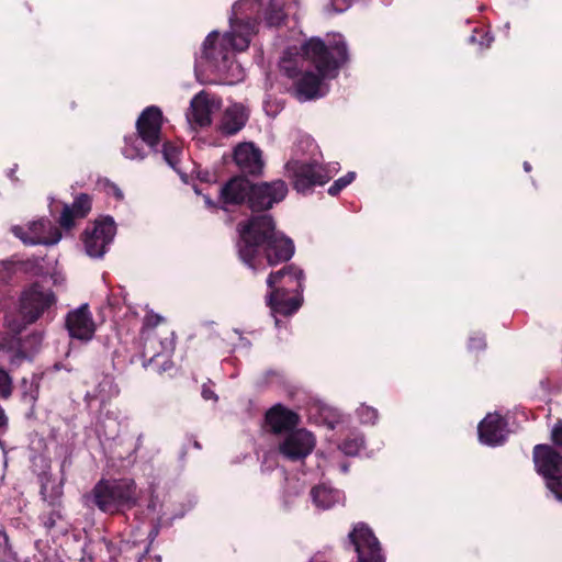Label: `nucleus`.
Returning <instances> with one entry per match:
<instances>
[{
	"label": "nucleus",
	"mask_w": 562,
	"mask_h": 562,
	"mask_svg": "<svg viewBox=\"0 0 562 562\" xmlns=\"http://www.w3.org/2000/svg\"><path fill=\"white\" fill-rule=\"evenodd\" d=\"M302 54L292 58L284 52L281 70L294 81V92L299 101L305 102L324 97L328 92L326 80L336 78L338 69L348 60L345 41L339 37L326 45L319 38H311L301 47Z\"/></svg>",
	"instance_id": "nucleus-1"
},
{
	"label": "nucleus",
	"mask_w": 562,
	"mask_h": 562,
	"mask_svg": "<svg viewBox=\"0 0 562 562\" xmlns=\"http://www.w3.org/2000/svg\"><path fill=\"white\" fill-rule=\"evenodd\" d=\"M247 5L259 7L258 0L238 1L233 5L229 19L231 30L220 36L218 32H211L202 47V56L199 61L206 71L220 76L225 82L234 83L244 78V70L234 60L235 52H244L250 44L255 34V23L244 21V8Z\"/></svg>",
	"instance_id": "nucleus-2"
},
{
	"label": "nucleus",
	"mask_w": 562,
	"mask_h": 562,
	"mask_svg": "<svg viewBox=\"0 0 562 562\" xmlns=\"http://www.w3.org/2000/svg\"><path fill=\"white\" fill-rule=\"evenodd\" d=\"M239 240L237 243L240 260L254 271L260 270L258 261L259 248L265 245L268 266H277L289 261L294 255L293 241L283 234L276 232L270 215L252 216L238 224Z\"/></svg>",
	"instance_id": "nucleus-3"
},
{
	"label": "nucleus",
	"mask_w": 562,
	"mask_h": 562,
	"mask_svg": "<svg viewBox=\"0 0 562 562\" xmlns=\"http://www.w3.org/2000/svg\"><path fill=\"white\" fill-rule=\"evenodd\" d=\"M303 271L293 266L283 267L277 272H271L267 279V285L271 289L267 301L272 312L289 316L295 313L301 306V300L299 297H286L288 290L284 288H276L277 284H284L290 288L291 291H302L303 288Z\"/></svg>",
	"instance_id": "nucleus-4"
},
{
	"label": "nucleus",
	"mask_w": 562,
	"mask_h": 562,
	"mask_svg": "<svg viewBox=\"0 0 562 562\" xmlns=\"http://www.w3.org/2000/svg\"><path fill=\"white\" fill-rule=\"evenodd\" d=\"M95 505L104 513L132 508L138 501L136 484L132 479L100 481L93 488Z\"/></svg>",
	"instance_id": "nucleus-5"
},
{
	"label": "nucleus",
	"mask_w": 562,
	"mask_h": 562,
	"mask_svg": "<svg viewBox=\"0 0 562 562\" xmlns=\"http://www.w3.org/2000/svg\"><path fill=\"white\" fill-rule=\"evenodd\" d=\"M338 169L337 162L328 168L316 161L303 160H290L285 165L286 175L292 180L294 189L300 193L310 191L314 186L325 184Z\"/></svg>",
	"instance_id": "nucleus-6"
},
{
	"label": "nucleus",
	"mask_w": 562,
	"mask_h": 562,
	"mask_svg": "<svg viewBox=\"0 0 562 562\" xmlns=\"http://www.w3.org/2000/svg\"><path fill=\"white\" fill-rule=\"evenodd\" d=\"M533 462L537 472L546 480L547 487L557 499L562 501V454L549 445L533 448Z\"/></svg>",
	"instance_id": "nucleus-7"
},
{
	"label": "nucleus",
	"mask_w": 562,
	"mask_h": 562,
	"mask_svg": "<svg viewBox=\"0 0 562 562\" xmlns=\"http://www.w3.org/2000/svg\"><path fill=\"white\" fill-rule=\"evenodd\" d=\"M11 232L25 245L52 246L61 238L59 229L47 218L30 222L26 228L14 225Z\"/></svg>",
	"instance_id": "nucleus-8"
},
{
	"label": "nucleus",
	"mask_w": 562,
	"mask_h": 562,
	"mask_svg": "<svg viewBox=\"0 0 562 562\" xmlns=\"http://www.w3.org/2000/svg\"><path fill=\"white\" fill-rule=\"evenodd\" d=\"M55 302L56 297L52 290L33 284L21 296L23 321L27 324L36 322Z\"/></svg>",
	"instance_id": "nucleus-9"
},
{
	"label": "nucleus",
	"mask_w": 562,
	"mask_h": 562,
	"mask_svg": "<svg viewBox=\"0 0 562 562\" xmlns=\"http://www.w3.org/2000/svg\"><path fill=\"white\" fill-rule=\"evenodd\" d=\"M115 233V223L110 217L95 222L92 228H87L83 237L87 255L92 258H101L112 243Z\"/></svg>",
	"instance_id": "nucleus-10"
},
{
	"label": "nucleus",
	"mask_w": 562,
	"mask_h": 562,
	"mask_svg": "<svg viewBox=\"0 0 562 562\" xmlns=\"http://www.w3.org/2000/svg\"><path fill=\"white\" fill-rule=\"evenodd\" d=\"M348 537L358 554V562H384L380 543L366 524H357Z\"/></svg>",
	"instance_id": "nucleus-11"
},
{
	"label": "nucleus",
	"mask_w": 562,
	"mask_h": 562,
	"mask_svg": "<svg viewBox=\"0 0 562 562\" xmlns=\"http://www.w3.org/2000/svg\"><path fill=\"white\" fill-rule=\"evenodd\" d=\"M288 194V186L283 180L252 184L249 195V207L252 211L269 210L281 202Z\"/></svg>",
	"instance_id": "nucleus-12"
},
{
	"label": "nucleus",
	"mask_w": 562,
	"mask_h": 562,
	"mask_svg": "<svg viewBox=\"0 0 562 562\" xmlns=\"http://www.w3.org/2000/svg\"><path fill=\"white\" fill-rule=\"evenodd\" d=\"M222 106V100L210 92L201 91L190 102L187 120L190 125L205 127L212 123V114Z\"/></svg>",
	"instance_id": "nucleus-13"
},
{
	"label": "nucleus",
	"mask_w": 562,
	"mask_h": 562,
	"mask_svg": "<svg viewBox=\"0 0 562 562\" xmlns=\"http://www.w3.org/2000/svg\"><path fill=\"white\" fill-rule=\"evenodd\" d=\"M66 328L71 338L89 341L95 333V323L88 304L70 311L66 317Z\"/></svg>",
	"instance_id": "nucleus-14"
},
{
	"label": "nucleus",
	"mask_w": 562,
	"mask_h": 562,
	"mask_svg": "<svg viewBox=\"0 0 562 562\" xmlns=\"http://www.w3.org/2000/svg\"><path fill=\"white\" fill-rule=\"evenodd\" d=\"M162 124V113L157 106L146 108L136 122V128L142 140L151 149L159 144Z\"/></svg>",
	"instance_id": "nucleus-15"
},
{
	"label": "nucleus",
	"mask_w": 562,
	"mask_h": 562,
	"mask_svg": "<svg viewBox=\"0 0 562 562\" xmlns=\"http://www.w3.org/2000/svg\"><path fill=\"white\" fill-rule=\"evenodd\" d=\"M315 447V437L305 429L290 432L280 445V452L289 460L306 458Z\"/></svg>",
	"instance_id": "nucleus-16"
},
{
	"label": "nucleus",
	"mask_w": 562,
	"mask_h": 562,
	"mask_svg": "<svg viewBox=\"0 0 562 562\" xmlns=\"http://www.w3.org/2000/svg\"><path fill=\"white\" fill-rule=\"evenodd\" d=\"M234 161L243 173L259 176L262 173L265 161L262 151L251 142L238 144L234 149Z\"/></svg>",
	"instance_id": "nucleus-17"
},
{
	"label": "nucleus",
	"mask_w": 562,
	"mask_h": 562,
	"mask_svg": "<svg viewBox=\"0 0 562 562\" xmlns=\"http://www.w3.org/2000/svg\"><path fill=\"white\" fill-rule=\"evenodd\" d=\"M479 439L487 446L502 445L507 436V424L498 414H487L479 424Z\"/></svg>",
	"instance_id": "nucleus-18"
},
{
	"label": "nucleus",
	"mask_w": 562,
	"mask_h": 562,
	"mask_svg": "<svg viewBox=\"0 0 562 562\" xmlns=\"http://www.w3.org/2000/svg\"><path fill=\"white\" fill-rule=\"evenodd\" d=\"M252 183L245 177H234L221 189L220 200L224 205L240 204L245 200L249 203Z\"/></svg>",
	"instance_id": "nucleus-19"
},
{
	"label": "nucleus",
	"mask_w": 562,
	"mask_h": 562,
	"mask_svg": "<svg viewBox=\"0 0 562 562\" xmlns=\"http://www.w3.org/2000/svg\"><path fill=\"white\" fill-rule=\"evenodd\" d=\"M248 113L244 105L235 103L225 109L218 124L222 134L231 136L238 133L246 124Z\"/></svg>",
	"instance_id": "nucleus-20"
},
{
	"label": "nucleus",
	"mask_w": 562,
	"mask_h": 562,
	"mask_svg": "<svg viewBox=\"0 0 562 562\" xmlns=\"http://www.w3.org/2000/svg\"><path fill=\"white\" fill-rule=\"evenodd\" d=\"M266 420L271 430L279 434L295 427L299 424V416L278 404L267 412Z\"/></svg>",
	"instance_id": "nucleus-21"
},
{
	"label": "nucleus",
	"mask_w": 562,
	"mask_h": 562,
	"mask_svg": "<svg viewBox=\"0 0 562 562\" xmlns=\"http://www.w3.org/2000/svg\"><path fill=\"white\" fill-rule=\"evenodd\" d=\"M91 210V202L87 194L79 195L71 205H65L60 214L61 227L70 229L75 225V218L85 217Z\"/></svg>",
	"instance_id": "nucleus-22"
},
{
	"label": "nucleus",
	"mask_w": 562,
	"mask_h": 562,
	"mask_svg": "<svg viewBox=\"0 0 562 562\" xmlns=\"http://www.w3.org/2000/svg\"><path fill=\"white\" fill-rule=\"evenodd\" d=\"M311 497L313 504L318 509H328L335 504L339 503L342 495L339 491L334 490L327 485H318L312 488Z\"/></svg>",
	"instance_id": "nucleus-23"
},
{
	"label": "nucleus",
	"mask_w": 562,
	"mask_h": 562,
	"mask_svg": "<svg viewBox=\"0 0 562 562\" xmlns=\"http://www.w3.org/2000/svg\"><path fill=\"white\" fill-rule=\"evenodd\" d=\"M143 140L136 136L125 137V144L122 148L124 157L127 159H143L146 153L143 149Z\"/></svg>",
	"instance_id": "nucleus-24"
},
{
	"label": "nucleus",
	"mask_w": 562,
	"mask_h": 562,
	"mask_svg": "<svg viewBox=\"0 0 562 562\" xmlns=\"http://www.w3.org/2000/svg\"><path fill=\"white\" fill-rule=\"evenodd\" d=\"M364 446L363 437L360 435H353L347 438L340 446V450L347 456H357L360 453Z\"/></svg>",
	"instance_id": "nucleus-25"
},
{
	"label": "nucleus",
	"mask_w": 562,
	"mask_h": 562,
	"mask_svg": "<svg viewBox=\"0 0 562 562\" xmlns=\"http://www.w3.org/2000/svg\"><path fill=\"white\" fill-rule=\"evenodd\" d=\"M180 153H181V149L177 145H173L171 143L164 144V148H162L164 158H165L166 162L169 166H171L172 168H176Z\"/></svg>",
	"instance_id": "nucleus-26"
},
{
	"label": "nucleus",
	"mask_w": 562,
	"mask_h": 562,
	"mask_svg": "<svg viewBox=\"0 0 562 562\" xmlns=\"http://www.w3.org/2000/svg\"><path fill=\"white\" fill-rule=\"evenodd\" d=\"M357 415L360 422L363 424H374L375 420L378 419L376 409L367 405H361L357 409Z\"/></svg>",
	"instance_id": "nucleus-27"
},
{
	"label": "nucleus",
	"mask_w": 562,
	"mask_h": 562,
	"mask_svg": "<svg viewBox=\"0 0 562 562\" xmlns=\"http://www.w3.org/2000/svg\"><path fill=\"white\" fill-rule=\"evenodd\" d=\"M12 393V379L9 373L0 368V396L8 398Z\"/></svg>",
	"instance_id": "nucleus-28"
},
{
	"label": "nucleus",
	"mask_w": 562,
	"mask_h": 562,
	"mask_svg": "<svg viewBox=\"0 0 562 562\" xmlns=\"http://www.w3.org/2000/svg\"><path fill=\"white\" fill-rule=\"evenodd\" d=\"M60 518V512L57 509H53L48 514L41 516V521L47 530H50L56 526L57 520H59Z\"/></svg>",
	"instance_id": "nucleus-29"
},
{
	"label": "nucleus",
	"mask_w": 562,
	"mask_h": 562,
	"mask_svg": "<svg viewBox=\"0 0 562 562\" xmlns=\"http://www.w3.org/2000/svg\"><path fill=\"white\" fill-rule=\"evenodd\" d=\"M551 439L555 446L562 447V420H559L552 428Z\"/></svg>",
	"instance_id": "nucleus-30"
},
{
	"label": "nucleus",
	"mask_w": 562,
	"mask_h": 562,
	"mask_svg": "<svg viewBox=\"0 0 562 562\" xmlns=\"http://www.w3.org/2000/svg\"><path fill=\"white\" fill-rule=\"evenodd\" d=\"M162 317L158 314H154V313H149L145 316V319H144V327L145 328H154L156 327L159 323L162 322Z\"/></svg>",
	"instance_id": "nucleus-31"
},
{
	"label": "nucleus",
	"mask_w": 562,
	"mask_h": 562,
	"mask_svg": "<svg viewBox=\"0 0 562 562\" xmlns=\"http://www.w3.org/2000/svg\"><path fill=\"white\" fill-rule=\"evenodd\" d=\"M105 191L108 194L115 196L120 201L124 198L122 190L115 183L106 182Z\"/></svg>",
	"instance_id": "nucleus-32"
},
{
	"label": "nucleus",
	"mask_w": 562,
	"mask_h": 562,
	"mask_svg": "<svg viewBox=\"0 0 562 562\" xmlns=\"http://www.w3.org/2000/svg\"><path fill=\"white\" fill-rule=\"evenodd\" d=\"M355 178H356V173L353 171H349L347 175L337 179L335 182H336L337 187H339L340 189H344L347 186H349L355 180Z\"/></svg>",
	"instance_id": "nucleus-33"
},
{
	"label": "nucleus",
	"mask_w": 562,
	"mask_h": 562,
	"mask_svg": "<svg viewBox=\"0 0 562 562\" xmlns=\"http://www.w3.org/2000/svg\"><path fill=\"white\" fill-rule=\"evenodd\" d=\"M351 0H331L330 4L335 12H344L350 7Z\"/></svg>",
	"instance_id": "nucleus-34"
},
{
	"label": "nucleus",
	"mask_w": 562,
	"mask_h": 562,
	"mask_svg": "<svg viewBox=\"0 0 562 562\" xmlns=\"http://www.w3.org/2000/svg\"><path fill=\"white\" fill-rule=\"evenodd\" d=\"M485 347V341L483 336L471 337L469 342V348L473 350L483 349Z\"/></svg>",
	"instance_id": "nucleus-35"
},
{
	"label": "nucleus",
	"mask_w": 562,
	"mask_h": 562,
	"mask_svg": "<svg viewBox=\"0 0 562 562\" xmlns=\"http://www.w3.org/2000/svg\"><path fill=\"white\" fill-rule=\"evenodd\" d=\"M202 396L204 400H216L217 398L215 393L206 386H203Z\"/></svg>",
	"instance_id": "nucleus-36"
},
{
	"label": "nucleus",
	"mask_w": 562,
	"mask_h": 562,
	"mask_svg": "<svg viewBox=\"0 0 562 562\" xmlns=\"http://www.w3.org/2000/svg\"><path fill=\"white\" fill-rule=\"evenodd\" d=\"M342 189H340L339 187H337L336 182H334L329 188H328V193L330 195H337Z\"/></svg>",
	"instance_id": "nucleus-37"
},
{
	"label": "nucleus",
	"mask_w": 562,
	"mask_h": 562,
	"mask_svg": "<svg viewBox=\"0 0 562 562\" xmlns=\"http://www.w3.org/2000/svg\"><path fill=\"white\" fill-rule=\"evenodd\" d=\"M7 425V417L4 415L3 409L0 407V427H3Z\"/></svg>",
	"instance_id": "nucleus-38"
},
{
	"label": "nucleus",
	"mask_w": 562,
	"mask_h": 562,
	"mask_svg": "<svg viewBox=\"0 0 562 562\" xmlns=\"http://www.w3.org/2000/svg\"><path fill=\"white\" fill-rule=\"evenodd\" d=\"M524 169H525V171H527V172H529V171L531 170V166H530V164H529L528 161H525V162H524Z\"/></svg>",
	"instance_id": "nucleus-39"
},
{
	"label": "nucleus",
	"mask_w": 562,
	"mask_h": 562,
	"mask_svg": "<svg viewBox=\"0 0 562 562\" xmlns=\"http://www.w3.org/2000/svg\"><path fill=\"white\" fill-rule=\"evenodd\" d=\"M310 562H319V558H318V554L314 555Z\"/></svg>",
	"instance_id": "nucleus-40"
},
{
	"label": "nucleus",
	"mask_w": 562,
	"mask_h": 562,
	"mask_svg": "<svg viewBox=\"0 0 562 562\" xmlns=\"http://www.w3.org/2000/svg\"><path fill=\"white\" fill-rule=\"evenodd\" d=\"M205 203H206L207 205H210V206L213 204V203H212V201H211L207 196H205Z\"/></svg>",
	"instance_id": "nucleus-41"
},
{
	"label": "nucleus",
	"mask_w": 562,
	"mask_h": 562,
	"mask_svg": "<svg viewBox=\"0 0 562 562\" xmlns=\"http://www.w3.org/2000/svg\"><path fill=\"white\" fill-rule=\"evenodd\" d=\"M341 470H342L344 472H347V471H348V467H347L346 464H344V465L341 467Z\"/></svg>",
	"instance_id": "nucleus-42"
},
{
	"label": "nucleus",
	"mask_w": 562,
	"mask_h": 562,
	"mask_svg": "<svg viewBox=\"0 0 562 562\" xmlns=\"http://www.w3.org/2000/svg\"><path fill=\"white\" fill-rule=\"evenodd\" d=\"M41 494L43 495V499L46 501V496H45V493H44V487L42 488Z\"/></svg>",
	"instance_id": "nucleus-43"
},
{
	"label": "nucleus",
	"mask_w": 562,
	"mask_h": 562,
	"mask_svg": "<svg viewBox=\"0 0 562 562\" xmlns=\"http://www.w3.org/2000/svg\"><path fill=\"white\" fill-rule=\"evenodd\" d=\"M194 446H195V448H200V445L196 441L194 442Z\"/></svg>",
	"instance_id": "nucleus-44"
},
{
	"label": "nucleus",
	"mask_w": 562,
	"mask_h": 562,
	"mask_svg": "<svg viewBox=\"0 0 562 562\" xmlns=\"http://www.w3.org/2000/svg\"><path fill=\"white\" fill-rule=\"evenodd\" d=\"M329 427H330V428H334V427H335L334 423H330V424H329Z\"/></svg>",
	"instance_id": "nucleus-45"
}]
</instances>
